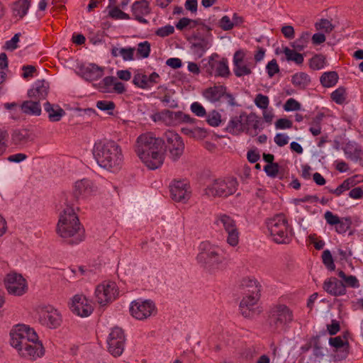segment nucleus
<instances>
[{
  "label": "nucleus",
  "mask_w": 363,
  "mask_h": 363,
  "mask_svg": "<svg viewBox=\"0 0 363 363\" xmlns=\"http://www.w3.org/2000/svg\"><path fill=\"white\" fill-rule=\"evenodd\" d=\"M10 345L18 355L33 361L45 354V348L35 330L25 324L16 325L10 331Z\"/></svg>",
  "instance_id": "1"
},
{
  "label": "nucleus",
  "mask_w": 363,
  "mask_h": 363,
  "mask_svg": "<svg viewBox=\"0 0 363 363\" xmlns=\"http://www.w3.org/2000/svg\"><path fill=\"white\" fill-rule=\"evenodd\" d=\"M136 143L135 152L149 169H156L163 164L164 142L162 138H156L152 133H146L140 135Z\"/></svg>",
  "instance_id": "2"
},
{
  "label": "nucleus",
  "mask_w": 363,
  "mask_h": 363,
  "mask_svg": "<svg viewBox=\"0 0 363 363\" xmlns=\"http://www.w3.org/2000/svg\"><path fill=\"white\" fill-rule=\"evenodd\" d=\"M92 153L96 163L105 169L115 172L122 167L123 162L122 150L114 140L96 142Z\"/></svg>",
  "instance_id": "3"
},
{
  "label": "nucleus",
  "mask_w": 363,
  "mask_h": 363,
  "mask_svg": "<svg viewBox=\"0 0 363 363\" xmlns=\"http://www.w3.org/2000/svg\"><path fill=\"white\" fill-rule=\"evenodd\" d=\"M65 204L66 208L60 214L57 225V233L64 238H72L80 230V222L73 208L74 202L69 201V195L65 194Z\"/></svg>",
  "instance_id": "4"
},
{
  "label": "nucleus",
  "mask_w": 363,
  "mask_h": 363,
  "mask_svg": "<svg viewBox=\"0 0 363 363\" xmlns=\"http://www.w3.org/2000/svg\"><path fill=\"white\" fill-rule=\"evenodd\" d=\"M293 312L286 305L279 304L271 308L269 315V323L273 331L285 330L286 325L293 320Z\"/></svg>",
  "instance_id": "5"
},
{
  "label": "nucleus",
  "mask_w": 363,
  "mask_h": 363,
  "mask_svg": "<svg viewBox=\"0 0 363 363\" xmlns=\"http://www.w3.org/2000/svg\"><path fill=\"white\" fill-rule=\"evenodd\" d=\"M162 140L164 142L163 153L168 152L172 161H177L184 150V143L182 137L173 130H168L164 133Z\"/></svg>",
  "instance_id": "6"
},
{
  "label": "nucleus",
  "mask_w": 363,
  "mask_h": 363,
  "mask_svg": "<svg viewBox=\"0 0 363 363\" xmlns=\"http://www.w3.org/2000/svg\"><path fill=\"white\" fill-rule=\"evenodd\" d=\"M267 228L273 240L278 244H287L291 238L288 235V222L282 214H279L269 220Z\"/></svg>",
  "instance_id": "7"
},
{
  "label": "nucleus",
  "mask_w": 363,
  "mask_h": 363,
  "mask_svg": "<svg viewBox=\"0 0 363 363\" xmlns=\"http://www.w3.org/2000/svg\"><path fill=\"white\" fill-rule=\"evenodd\" d=\"M199 248L200 252L197 255L199 263L210 272L218 269L223 262V257L216 250L206 242H202Z\"/></svg>",
  "instance_id": "8"
},
{
  "label": "nucleus",
  "mask_w": 363,
  "mask_h": 363,
  "mask_svg": "<svg viewBox=\"0 0 363 363\" xmlns=\"http://www.w3.org/2000/svg\"><path fill=\"white\" fill-rule=\"evenodd\" d=\"M236 179H215L205 189V194L213 197H227L237 191Z\"/></svg>",
  "instance_id": "9"
},
{
  "label": "nucleus",
  "mask_w": 363,
  "mask_h": 363,
  "mask_svg": "<svg viewBox=\"0 0 363 363\" xmlns=\"http://www.w3.org/2000/svg\"><path fill=\"white\" fill-rule=\"evenodd\" d=\"M4 285L9 294L22 296L28 290L27 281L21 274L12 272L4 279Z\"/></svg>",
  "instance_id": "10"
},
{
  "label": "nucleus",
  "mask_w": 363,
  "mask_h": 363,
  "mask_svg": "<svg viewBox=\"0 0 363 363\" xmlns=\"http://www.w3.org/2000/svg\"><path fill=\"white\" fill-rule=\"evenodd\" d=\"M38 320L43 325L55 329L61 325L62 316L52 306H44L39 308Z\"/></svg>",
  "instance_id": "11"
},
{
  "label": "nucleus",
  "mask_w": 363,
  "mask_h": 363,
  "mask_svg": "<svg viewBox=\"0 0 363 363\" xmlns=\"http://www.w3.org/2000/svg\"><path fill=\"white\" fill-rule=\"evenodd\" d=\"M218 54H213L205 65L204 69L209 75L215 77H221L227 78L230 75V71L228 65V60L223 57L220 60H216L214 57H218Z\"/></svg>",
  "instance_id": "12"
},
{
  "label": "nucleus",
  "mask_w": 363,
  "mask_h": 363,
  "mask_svg": "<svg viewBox=\"0 0 363 363\" xmlns=\"http://www.w3.org/2000/svg\"><path fill=\"white\" fill-rule=\"evenodd\" d=\"M156 311L155 303L150 300H135L131 302L130 312L138 320H145Z\"/></svg>",
  "instance_id": "13"
},
{
  "label": "nucleus",
  "mask_w": 363,
  "mask_h": 363,
  "mask_svg": "<svg viewBox=\"0 0 363 363\" xmlns=\"http://www.w3.org/2000/svg\"><path fill=\"white\" fill-rule=\"evenodd\" d=\"M125 340L123 330L118 327L113 328L107 340L108 352L113 357L121 356L124 350Z\"/></svg>",
  "instance_id": "14"
},
{
  "label": "nucleus",
  "mask_w": 363,
  "mask_h": 363,
  "mask_svg": "<svg viewBox=\"0 0 363 363\" xmlns=\"http://www.w3.org/2000/svg\"><path fill=\"white\" fill-rule=\"evenodd\" d=\"M116 294H118V290L116 284L113 281L104 282L98 285L95 291L96 301L101 306L114 299Z\"/></svg>",
  "instance_id": "15"
},
{
  "label": "nucleus",
  "mask_w": 363,
  "mask_h": 363,
  "mask_svg": "<svg viewBox=\"0 0 363 363\" xmlns=\"http://www.w3.org/2000/svg\"><path fill=\"white\" fill-rule=\"evenodd\" d=\"M172 199L176 202L186 203L191 196L189 184L185 181H174L169 186Z\"/></svg>",
  "instance_id": "16"
},
{
  "label": "nucleus",
  "mask_w": 363,
  "mask_h": 363,
  "mask_svg": "<svg viewBox=\"0 0 363 363\" xmlns=\"http://www.w3.org/2000/svg\"><path fill=\"white\" fill-rule=\"evenodd\" d=\"M219 220L228 233L227 242L231 246H236L239 241V232L235 221L225 214L220 216Z\"/></svg>",
  "instance_id": "17"
},
{
  "label": "nucleus",
  "mask_w": 363,
  "mask_h": 363,
  "mask_svg": "<svg viewBox=\"0 0 363 363\" xmlns=\"http://www.w3.org/2000/svg\"><path fill=\"white\" fill-rule=\"evenodd\" d=\"M93 191V184L87 179H82L75 182L72 198L69 201L74 202V205L78 202L80 199H84L89 196Z\"/></svg>",
  "instance_id": "18"
},
{
  "label": "nucleus",
  "mask_w": 363,
  "mask_h": 363,
  "mask_svg": "<svg viewBox=\"0 0 363 363\" xmlns=\"http://www.w3.org/2000/svg\"><path fill=\"white\" fill-rule=\"evenodd\" d=\"M69 308L73 313L81 317H87L93 311V308L88 303L87 299L80 295H75L73 297Z\"/></svg>",
  "instance_id": "19"
},
{
  "label": "nucleus",
  "mask_w": 363,
  "mask_h": 363,
  "mask_svg": "<svg viewBox=\"0 0 363 363\" xmlns=\"http://www.w3.org/2000/svg\"><path fill=\"white\" fill-rule=\"evenodd\" d=\"M323 289L330 295L333 296H340L346 294V285L337 279L336 277H331L325 280L323 284Z\"/></svg>",
  "instance_id": "20"
},
{
  "label": "nucleus",
  "mask_w": 363,
  "mask_h": 363,
  "mask_svg": "<svg viewBox=\"0 0 363 363\" xmlns=\"http://www.w3.org/2000/svg\"><path fill=\"white\" fill-rule=\"evenodd\" d=\"M187 40L191 43V49L199 57L203 55L209 44L208 40L199 31L188 37Z\"/></svg>",
  "instance_id": "21"
},
{
  "label": "nucleus",
  "mask_w": 363,
  "mask_h": 363,
  "mask_svg": "<svg viewBox=\"0 0 363 363\" xmlns=\"http://www.w3.org/2000/svg\"><path fill=\"white\" fill-rule=\"evenodd\" d=\"M79 70L83 79L88 82H92L102 77L104 69L96 64L90 63L87 66L81 65Z\"/></svg>",
  "instance_id": "22"
},
{
  "label": "nucleus",
  "mask_w": 363,
  "mask_h": 363,
  "mask_svg": "<svg viewBox=\"0 0 363 363\" xmlns=\"http://www.w3.org/2000/svg\"><path fill=\"white\" fill-rule=\"evenodd\" d=\"M260 287L259 282L252 278H244L242 279L239 286L241 293L245 296L244 297H255L260 296Z\"/></svg>",
  "instance_id": "23"
},
{
  "label": "nucleus",
  "mask_w": 363,
  "mask_h": 363,
  "mask_svg": "<svg viewBox=\"0 0 363 363\" xmlns=\"http://www.w3.org/2000/svg\"><path fill=\"white\" fill-rule=\"evenodd\" d=\"M246 116V112L242 111L239 116L231 118L225 130L232 135H239L242 132L249 131V128L246 127V123H244V117Z\"/></svg>",
  "instance_id": "24"
},
{
  "label": "nucleus",
  "mask_w": 363,
  "mask_h": 363,
  "mask_svg": "<svg viewBox=\"0 0 363 363\" xmlns=\"http://www.w3.org/2000/svg\"><path fill=\"white\" fill-rule=\"evenodd\" d=\"M49 83L45 79L38 80L33 84V86L28 91V96L34 98L37 101L45 99L49 91Z\"/></svg>",
  "instance_id": "25"
},
{
  "label": "nucleus",
  "mask_w": 363,
  "mask_h": 363,
  "mask_svg": "<svg viewBox=\"0 0 363 363\" xmlns=\"http://www.w3.org/2000/svg\"><path fill=\"white\" fill-rule=\"evenodd\" d=\"M226 90L227 87L224 85H215L205 89L203 92V96L209 101L216 103L223 98Z\"/></svg>",
  "instance_id": "26"
},
{
  "label": "nucleus",
  "mask_w": 363,
  "mask_h": 363,
  "mask_svg": "<svg viewBox=\"0 0 363 363\" xmlns=\"http://www.w3.org/2000/svg\"><path fill=\"white\" fill-rule=\"evenodd\" d=\"M11 140L14 145L24 146L33 138L28 129H16L12 133Z\"/></svg>",
  "instance_id": "27"
},
{
  "label": "nucleus",
  "mask_w": 363,
  "mask_h": 363,
  "mask_svg": "<svg viewBox=\"0 0 363 363\" xmlns=\"http://www.w3.org/2000/svg\"><path fill=\"white\" fill-rule=\"evenodd\" d=\"M20 108L23 113L28 116H39L42 112L40 101L37 100L25 101L21 104Z\"/></svg>",
  "instance_id": "28"
},
{
  "label": "nucleus",
  "mask_w": 363,
  "mask_h": 363,
  "mask_svg": "<svg viewBox=\"0 0 363 363\" xmlns=\"http://www.w3.org/2000/svg\"><path fill=\"white\" fill-rule=\"evenodd\" d=\"M44 110L48 113V118L51 122H58L65 115V111L60 106L47 101L44 104Z\"/></svg>",
  "instance_id": "29"
},
{
  "label": "nucleus",
  "mask_w": 363,
  "mask_h": 363,
  "mask_svg": "<svg viewBox=\"0 0 363 363\" xmlns=\"http://www.w3.org/2000/svg\"><path fill=\"white\" fill-rule=\"evenodd\" d=\"M291 83L298 89L304 90L311 83V79L307 73L299 72L291 76Z\"/></svg>",
  "instance_id": "30"
},
{
  "label": "nucleus",
  "mask_w": 363,
  "mask_h": 363,
  "mask_svg": "<svg viewBox=\"0 0 363 363\" xmlns=\"http://www.w3.org/2000/svg\"><path fill=\"white\" fill-rule=\"evenodd\" d=\"M344 152L351 160L357 161L361 159L362 151L354 142H348L344 147Z\"/></svg>",
  "instance_id": "31"
},
{
  "label": "nucleus",
  "mask_w": 363,
  "mask_h": 363,
  "mask_svg": "<svg viewBox=\"0 0 363 363\" xmlns=\"http://www.w3.org/2000/svg\"><path fill=\"white\" fill-rule=\"evenodd\" d=\"M30 2L28 0H18L13 3L12 6L13 13L15 16L23 18L28 13Z\"/></svg>",
  "instance_id": "32"
},
{
  "label": "nucleus",
  "mask_w": 363,
  "mask_h": 363,
  "mask_svg": "<svg viewBox=\"0 0 363 363\" xmlns=\"http://www.w3.org/2000/svg\"><path fill=\"white\" fill-rule=\"evenodd\" d=\"M131 10L134 16L147 15L150 13L149 2L147 0L136 1L133 4Z\"/></svg>",
  "instance_id": "33"
},
{
  "label": "nucleus",
  "mask_w": 363,
  "mask_h": 363,
  "mask_svg": "<svg viewBox=\"0 0 363 363\" xmlns=\"http://www.w3.org/2000/svg\"><path fill=\"white\" fill-rule=\"evenodd\" d=\"M338 74L335 71H330L324 72L320 78V81L323 86L331 87L335 86L338 82Z\"/></svg>",
  "instance_id": "34"
},
{
  "label": "nucleus",
  "mask_w": 363,
  "mask_h": 363,
  "mask_svg": "<svg viewBox=\"0 0 363 363\" xmlns=\"http://www.w3.org/2000/svg\"><path fill=\"white\" fill-rule=\"evenodd\" d=\"M310 38L311 33L308 31H304L301 33L298 38L291 43V46L295 50L301 52L307 47Z\"/></svg>",
  "instance_id": "35"
},
{
  "label": "nucleus",
  "mask_w": 363,
  "mask_h": 363,
  "mask_svg": "<svg viewBox=\"0 0 363 363\" xmlns=\"http://www.w3.org/2000/svg\"><path fill=\"white\" fill-rule=\"evenodd\" d=\"M357 175L349 177L343 181L335 189H331L330 191L337 196H339L344 191L349 190L351 187L355 186L358 181L356 180Z\"/></svg>",
  "instance_id": "36"
},
{
  "label": "nucleus",
  "mask_w": 363,
  "mask_h": 363,
  "mask_svg": "<svg viewBox=\"0 0 363 363\" xmlns=\"http://www.w3.org/2000/svg\"><path fill=\"white\" fill-rule=\"evenodd\" d=\"M182 111H172L169 110H164L162 111V116L167 118V123L177 125L182 123Z\"/></svg>",
  "instance_id": "37"
},
{
  "label": "nucleus",
  "mask_w": 363,
  "mask_h": 363,
  "mask_svg": "<svg viewBox=\"0 0 363 363\" xmlns=\"http://www.w3.org/2000/svg\"><path fill=\"white\" fill-rule=\"evenodd\" d=\"M298 51L291 50L288 47H286L283 50V52L286 55V58L288 61H293L297 65H301L303 62L304 57L301 53L298 52Z\"/></svg>",
  "instance_id": "38"
},
{
  "label": "nucleus",
  "mask_w": 363,
  "mask_h": 363,
  "mask_svg": "<svg viewBox=\"0 0 363 363\" xmlns=\"http://www.w3.org/2000/svg\"><path fill=\"white\" fill-rule=\"evenodd\" d=\"M326 64V57L322 54H315L309 60V67L313 70L323 69Z\"/></svg>",
  "instance_id": "39"
},
{
  "label": "nucleus",
  "mask_w": 363,
  "mask_h": 363,
  "mask_svg": "<svg viewBox=\"0 0 363 363\" xmlns=\"http://www.w3.org/2000/svg\"><path fill=\"white\" fill-rule=\"evenodd\" d=\"M116 81V78L115 77H106L98 84V89L101 93H112L113 88L111 86H113Z\"/></svg>",
  "instance_id": "40"
},
{
  "label": "nucleus",
  "mask_w": 363,
  "mask_h": 363,
  "mask_svg": "<svg viewBox=\"0 0 363 363\" xmlns=\"http://www.w3.org/2000/svg\"><path fill=\"white\" fill-rule=\"evenodd\" d=\"M337 274L345 281L344 284L346 285V287L348 286L353 289L359 287V280L355 276H347L342 270H339Z\"/></svg>",
  "instance_id": "41"
},
{
  "label": "nucleus",
  "mask_w": 363,
  "mask_h": 363,
  "mask_svg": "<svg viewBox=\"0 0 363 363\" xmlns=\"http://www.w3.org/2000/svg\"><path fill=\"white\" fill-rule=\"evenodd\" d=\"M133 84L137 87L143 89H147L150 87V85L148 83L147 76L142 73H137L134 74Z\"/></svg>",
  "instance_id": "42"
},
{
  "label": "nucleus",
  "mask_w": 363,
  "mask_h": 363,
  "mask_svg": "<svg viewBox=\"0 0 363 363\" xmlns=\"http://www.w3.org/2000/svg\"><path fill=\"white\" fill-rule=\"evenodd\" d=\"M331 99L337 104H342L346 100V89L344 86H340L330 94Z\"/></svg>",
  "instance_id": "43"
},
{
  "label": "nucleus",
  "mask_w": 363,
  "mask_h": 363,
  "mask_svg": "<svg viewBox=\"0 0 363 363\" xmlns=\"http://www.w3.org/2000/svg\"><path fill=\"white\" fill-rule=\"evenodd\" d=\"M151 45L148 41L138 43L137 49L138 58H147L150 56Z\"/></svg>",
  "instance_id": "44"
},
{
  "label": "nucleus",
  "mask_w": 363,
  "mask_h": 363,
  "mask_svg": "<svg viewBox=\"0 0 363 363\" xmlns=\"http://www.w3.org/2000/svg\"><path fill=\"white\" fill-rule=\"evenodd\" d=\"M352 223L350 217L341 218L339 223L335 225V231L339 234H343L350 228Z\"/></svg>",
  "instance_id": "45"
},
{
  "label": "nucleus",
  "mask_w": 363,
  "mask_h": 363,
  "mask_svg": "<svg viewBox=\"0 0 363 363\" xmlns=\"http://www.w3.org/2000/svg\"><path fill=\"white\" fill-rule=\"evenodd\" d=\"M323 263L329 271L335 270V264L332 254L329 250H325L322 254Z\"/></svg>",
  "instance_id": "46"
},
{
  "label": "nucleus",
  "mask_w": 363,
  "mask_h": 363,
  "mask_svg": "<svg viewBox=\"0 0 363 363\" xmlns=\"http://www.w3.org/2000/svg\"><path fill=\"white\" fill-rule=\"evenodd\" d=\"M206 122L213 127L218 126L221 123V115L217 111H212L207 116Z\"/></svg>",
  "instance_id": "47"
},
{
  "label": "nucleus",
  "mask_w": 363,
  "mask_h": 363,
  "mask_svg": "<svg viewBox=\"0 0 363 363\" xmlns=\"http://www.w3.org/2000/svg\"><path fill=\"white\" fill-rule=\"evenodd\" d=\"M96 107L101 111H108L109 115H113V111L116 108L115 103L112 101H99Z\"/></svg>",
  "instance_id": "48"
},
{
  "label": "nucleus",
  "mask_w": 363,
  "mask_h": 363,
  "mask_svg": "<svg viewBox=\"0 0 363 363\" xmlns=\"http://www.w3.org/2000/svg\"><path fill=\"white\" fill-rule=\"evenodd\" d=\"M315 27L318 30H323L326 33H329L333 30L335 26L332 24L330 21L322 18L319 22L315 23Z\"/></svg>",
  "instance_id": "49"
},
{
  "label": "nucleus",
  "mask_w": 363,
  "mask_h": 363,
  "mask_svg": "<svg viewBox=\"0 0 363 363\" xmlns=\"http://www.w3.org/2000/svg\"><path fill=\"white\" fill-rule=\"evenodd\" d=\"M233 72L237 77H241L245 75H249L252 74L251 69L243 63L238 65L237 66H234Z\"/></svg>",
  "instance_id": "50"
},
{
  "label": "nucleus",
  "mask_w": 363,
  "mask_h": 363,
  "mask_svg": "<svg viewBox=\"0 0 363 363\" xmlns=\"http://www.w3.org/2000/svg\"><path fill=\"white\" fill-rule=\"evenodd\" d=\"M108 16L113 19H129L130 16L115 6L108 12Z\"/></svg>",
  "instance_id": "51"
},
{
  "label": "nucleus",
  "mask_w": 363,
  "mask_h": 363,
  "mask_svg": "<svg viewBox=\"0 0 363 363\" xmlns=\"http://www.w3.org/2000/svg\"><path fill=\"white\" fill-rule=\"evenodd\" d=\"M264 171L268 177L275 178L279 172V165L278 163H272L271 164H266L264 167Z\"/></svg>",
  "instance_id": "52"
},
{
  "label": "nucleus",
  "mask_w": 363,
  "mask_h": 363,
  "mask_svg": "<svg viewBox=\"0 0 363 363\" xmlns=\"http://www.w3.org/2000/svg\"><path fill=\"white\" fill-rule=\"evenodd\" d=\"M255 104L258 108L264 110L269 106V98L267 96L258 94L255 99Z\"/></svg>",
  "instance_id": "53"
},
{
  "label": "nucleus",
  "mask_w": 363,
  "mask_h": 363,
  "mask_svg": "<svg viewBox=\"0 0 363 363\" xmlns=\"http://www.w3.org/2000/svg\"><path fill=\"white\" fill-rule=\"evenodd\" d=\"M246 300H242L240 303V313L245 318H252L256 313V309H248Z\"/></svg>",
  "instance_id": "54"
},
{
  "label": "nucleus",
  "mask_w": 363,
  "mask_h": 363,
  "mask_svg": "<svg viewBox=\"0 0 363 363\" xmlns=\"http://www.w3.org/2000/svg\"><path fill=\"white\" fill-rule=\"evenodd\" d=\"M20 36V33H16L10 40H7L5 43L4 45V49L10 51L16 50L18 48V43L19 42Z\"/></svg>",
  "instance_id": "55"
},
{
  "label": "nucleus",
  "mask_w": 363,
  "mask_h": 363,
  "mask_svg": "<svg viewBox=\"0 0 363 363\" xmlns=\"http://www.w3.org/2000/svg\"><path fill=\"white\" fill-rule=\"evenodd\" d=\"M301 104L296 99H289L284 105V109L286 111H298L301 109Z\"/></svg>",
  "instance_id": "56"
},
{
  "label": "nucleus",
  "mask_w": 363,
  "mask_h": 363,
  "mask_svg": "<svg viewBox=\"0 0 363 363\" xmlns=\"http://www.w3.org/2000/svg\"><path fill=\"white\" fill-rule=\"evenodd\" d=\"M174 32V27L172 25H167L165 26L159 28L156 31L155 34L157 36L164 38L173 34Z\"/></svg>",
  "instance_id": "57"
},
{
  "label": "nucleus",
  "mask_w": 363,
  "mask_h": 363,
  "mask_svg": "<svg viewBox=\"0 0 363 363\" xmlns=\"http://www.w3.org/2000/svg\"><path fill=\"white\" fill-rule=\"evenodd\" d=\"M266 69L269 77H272L275 74L279 72V67L277 60L273 59L268 62L266 66Z\"/></svg>",
  "instance_id": "58"
},
{
  "label": "nucleus",
  "mask_w": 363,
  "mask_h": 363,
  "mask_svg": "<svg viewBox=\"0 0 363 363\" xmlns=\"http://www.w3.org/2000/svg\"><path fill=\"white\" fill-rule=\"evenodd\" d=\"M134 48H121L119 53L124 61H130L134 60Z\"/></svg>",
  "instance_id": "59"
},
{
  "label": "nucleus",
  "mask_w": 363,
  "mask_h": 363,
  "mask_svg": "<svg viewBox=\"0 0 363 363\" xmlns=\"http://www.w3.org/2000/svg\"><path fill=\"white\" fill-rule=\"evenodd\" d=\"M191 111L199 117H203L206 115V109L199 102H194L191 105Z\"/></svg>",
  "instance_id": "60"
},
{
  "label": "nucleus",
  "mask_w": 363,
  "mask_h": 363,
  "mask_svg": "<svg viewBox=\"0 0 363 363\" xmlns=\"http://www.w3.org/2000/svg\"><path fill=\"white\" fill-rule=\"evenodd\" d=\"M329 344L336 349L343 347L345 345L349 346V342L347 340L343 341L340 336L330 337L329 339Z\"/></svg>",
  "instance_id": "61"
},
{
  "label": "nucleus",
  "mask_w": 363,
  "mask_h": 363,
  "mask_svg": "<svg viewBox=\"0 0 363 363\" xmlns=\"http://www.w3.org/2000/svg\"><path fill=\"white\" fill-rule=\"evenodd\" d=\"M324 218L327 223L330 225H336L339 223L340 218L337 215L333 214L331 211H326L324 214Z\"/></svg>",
  "instance_id": "62"
},
{
  "label": "nucleus",
  "mask_w": 363,
  "mask_h": 363,
  "mask_svg": "<svg viewBox=\"0 0 363 363\" xmlns=\"http://www.w3.org/2000/svg\"><path fill=\"white\" fill-rule=\"evenodd\" d=\"M219 26L223 30H229L233 28L234 23L231 21L228 16H224L219 21Z\"/></svg>",
  "instance_id": "63"
},
{
  "label": "nucleus",
  "mask_w": 363,
  "mask_h": 363,
  "mask_svg": "<svg viewBox=\"0 0 363 363\" xmlns=\"http://www.w3.org/2000/svg\"><path fill=\"white\" fill-rule=\"evenodd\" d=\"M277 129H288L293 126V123L288 118H279L275 123Z\"/></svg>",
  "instance_id": "64"
}]
</instances>
